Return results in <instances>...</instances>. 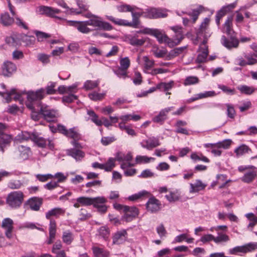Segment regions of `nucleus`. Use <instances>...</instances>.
I'll return each mask as SVG.
<instances>
[{"mask_svg":"<svg viewBox=\"0 0 257 257\" xmlns=\"http://www.w3.org/2000/svg\"><path fill=\"white\" fill-rule=\"evenodd\" d=\"M107 19L117 25L130 26L131 25V23L126 20L120 19H115L112 16H107Z\"/></svg>","mask_w":257,"mask_h":257,"instance_id":"46","label":"nucleus"},{"mask_svg":"<svg viewBox=\"0 0 257 257\" xmlns=\"http://www.w3.org/2000/svg\"><path fill=\"white\" fill-rule=\"evenodd\" d=\"M83 16L87 18H90L89 20L86 21L88 26L97 27L100 29L106 31L112 29V27L110 24L102 21L100 17L92 14L90 12H87Z\"/></svg>","mask_w":257,"mask_h":257,"instance_id":"2","label":"nucleus"},{"mask_svg":"<svg viewBox=\"0 0 257 257\" xmlns=\"http://www.w3.org/2000/svg\"><path fill=\"white\" fill-rule=\"evenodd\" d=\"M207 42V38L205 36L202 43L199 47L200 53L197 58V61L199 63H203L206 61L207 57L208 55V46L206 45Z\"/></svg>","mask_w":257,"mask_h":257,"instance_id":"16","label":"nucleus"},{"mask_svg":"<svg viewBox=\"0 0 257 257\" xmlns=\"http://www.w3.org/2000/svg\"><path fill=\"white\" fill-rule=\"evenodd\" d=\"M142 16L148 19H159L168 16L167 11L158 8H150L142 12Z\"/></svg>","mask_w":257,"mask_h":257,"instance_id":"5","label":"nucleus"},{"mask_svg":"<svg viewBox=\"0 0 257 257\" xmlns=\"http://www.w3.org/2000/svg\"><path fill=\"white\" fill-rule=\"evenodd\" d=\"M119 63L120 68L125 69L126 70L131 64L130 60L127 57L121 58L120 59Z\"/></svg>","mask_w":257,"mask_h":257,"instance_id":"60","label":"nucleus"},{"mask_svg":"<svg viewBox=\"0 0 257 257\" xmlns=\"http://www.w3.org/2000/svg\"><path fill=\"white\" fill-rule=\"evenodd\" d=\"M57 129L59 133L73 140H79L81 139V135L79 134V130L76 127H73L68 130L65 126L59 124L58 125Z\"/></svg>","mask_w":257,"mask_h":257,"instance_id":"9","label":"nucleus"},{"mask_svg":"<svg viewBox=\"0 0 257 257\" xmlns=\"http://www.w3.org/2000/svg\"><path fill=\"white\" fill-rule=\"evenodd\" d=\"M75 2L78 9L71 8L69 9L70 12H68V14L75 15H82V16H83L87 12H89L88 9L89 6L87 5L85 0H75Z\"/></svg>","mask_w":257,"mask_h":257,"instance_id":"11","label":"nucleus"},{"mask_svg":"<svg viewBox=\"0 0 257 257\" xmlns=\"http://www.w3.org/2000/svg\"><path fill=\"white\" fill-rule=\"evenodd\" d=\"M116 161L115 158H110L108 161L103 164V170L105 171H111L115 166V161Z\"/></svg>","mask_w":257,"mask_h":257,"instance_id":"51","label":"nucleus"},{"mask_svg":"<svg viewBox=\"0 0 257 257\" xmlns=\"http://www.w3.org/2000/svg\"><path fill=\"white\" fill-rule=\"evenodd\" d=\"M231 143L232 141L231 140L226 139L217 143V144L221 149H228L230 147Z\"/></svg>","mask_w":257,"mask_h":257,"instance_id":"64","label":"nucleus"},{"mask_svg":"<svg viewBox=\"0 0 257 257\" xmlns=\"http://www.w3.org/2000/svg\"><path fill=\"white\" fill-rule=\"evenodd\" d=\"M221 44L228 49L237 48L239 45V40L236 35H228L227 38L225 36H222L220 40Z\"/></svg>","mask_w":257,"mask_h":257,"instance_id":"10","label":"nucleus"},{"mask_svg":"<svg viewBox=\"0 0 257 257\" xmlns=\"http://www.w3.org/2000/svg\"><path fill=\"white\" fill-rule=\"evenodd\" d=\"M2 73L4 76H10L16 70L17 67L13 63L7 61L4 63L2 67Z\"/></svg>","mask_w":257,"mask_h":257,"instance_id":"20","label":"nucleus"},{"mask_svg":"<svg viewBox=\"0 0 257 257\" xmlns=\"http://www.w3.org/2000/svg\"><path fill=\"white\" fill-rule=\"evenodd\" d=\"M67 154L75 159L77 161L82 160L85 156V153L80 150L77 149H70L67 150Z\"/></svg>","mask_w":257,"mask_h":257,"instance_id":"27","label":"nucleus"},{"mask_svg":"<svg viewBox=\"0 0 257 257\" xmlns=\"http://www.w3.org/2000/svg\"><path fill=\"white\" fill-rule=\"evenodd\" d=\"M175 33L174 40L172 41L162 30L155 29L152 36H155L160 43H166L170 46H174L178 45L184 39L183 32L181 26H176L171 27Z\"/></svg>","mask_w":257,"mask_h":257,"instance_id":"1","label":"nucleus"},{"mask_svg":"<svg viewBox=\"0 0 257 257\" xmlns=\"http://www.w3.org/2000/svg\"><path fill=\"white\" fill-rule=\"evenodd\" d=\"M99 83V82L98 80H87L84 82L83 88L86 90H92L96 88L98 86Z\"/></svg>","mask_w":257,"mask_h":257,"instance_id":"49","label":"nucleus"},{"mask_svg":"<svg viewBox=\"0 0 257 257\" xmlns=\"http://www.w3.org/2000/svg\"><path fill=\"white\" fill-rule=\"evenodd\" d=\"M174 82L173 81H171L168 83L161 82L157 84V88L158 89L166 91L170 90L174 86Z\"/></svg>","mask_w":257,"mask_h":257,"instance_id":"47","label":"nucleus"},{"mask_svg":"<svg viewBox=\"0 0 257 257\" xmlns=\"http://www.w3.org/2000/svg\"><path fill=\"white\" fill-rule=\"evenodd\" d=\"M165 197L170 202H175L180 199V196L177 192H170L165 196Z\"/></svg>","mask_w":257,"mask_h":257,"instance_id":"57","label":"nucleus"},{"mask_svg":"<svg viewBox=\"0 0 257 257\" xmlns=\"http://www.w3.org/2000/svg\"><path fill=\"white\" fill-rule=\"evenodd\" d=\"M115 159L120 164V168L123 169H126L133 166L131 163L133 157L131 153H123L122 152H118L115 155Z\"/></svg>","mask_w":257,"mask_h":257,"instance_id":"8","label":"nucleus"},{"mask_svg":"<svg viewBox=\"0 0 257 257\" xmlns=\"http://www.w3.org/2000/svg\"><path fill=\"white\" fill-rule=\"evenodd\" d=\"M154 160V158L148 157L146 156L138 155L136 157V162L137 164H146L149 163L151 161Z\"/></svg>","mask_w":257,"mask_h":257,"instance_id":"52","label":"nucleus"},{"mask_svg":"<svg viewBox=\"0 0 257 257\" xmlns=\"http://www.w3.org/2000/svg\"><path fill=\"white\" fill-rule=\"evenodd\" d=\"M124 215L122 216V219L126 222L132 221L139 214L138 209L134 206H127L124 207V211L123 212Z\"/></svg>","mask_w":257,"mask_h":257,"instance_id":"17","label":"nucleus"},{"mask_svg":"<svg viewBox=\"0 0 257 257\" xmlns=\"http://www.w3.org/2000/svg\"><path fill=\"white\" fill-rule=\"evenodd\" d=\"M251 152V150L249 147L244 144L238 146L234 150V153L237 157H239Z\"/></svg>","mask_w":257,"mask_h":257,"instance_id":"35","label":"nucleus"},{"mask_svg":"<svg viewBox=\"0 0 257 257\" xmlns=\"http://www.w3.org/2000/svg\"><path fill=\"white\" fill-rule=\"evenodd\" d=\"M18 150L20 152V156L23 160L27 159L31 153L30 148L24 145L19 146Z\"/></svg>","mask_w":257,"mask_h":257,"instance_id":"36","label":"nucleus"},{"mask_svg":"<svg viewBox=\"0 0 257 257\" xmlns=\"http://www.w3.org/2000/svg\"><path fill=\"white\" fill-rule=\"evenodd\" d=\"M87 113L91 117V121L97 126L102 125V121L101 119H99L98 115L93 110H87Z\"/></svg>","mask_w":257,"mask_h":257,"instance_id":"45","label":"nucleus"},{"mask_svg":"<svg viewBox=\"0 0 257 257\" xmlns=\"http://www.w3.org/2000/svg\"><path fill=\"white\" fill-rule=\"evenodd\" d=\"M41 113L44 118L48 121H55L59 115L57 110L50 109L48 106L41 107Z\"/></svg>","mask_w":257,"mask_h":257,"instance_id":"14","label":"nucleus"},{"mask_svg":"<svg viewBox=\"0 0 257 257\" xmlns=\"http://www.w3.org/2000/svg\"><path fill=\"white\" fill-rule=\"evenodd\" d=\"M127 233L125 230H121L116 232L113 236V243L114 244H121L127 238Z\"/></svg>","mask_w":257,"mask_h":257,"instance_id":"23","label":"nucleus"},{"mask_svg":"<svg viewBox=\"0 0 257 257\" xmlns=\"http://www.w3.org/2000/svg\"><path fill=\"white\" fill-rule=\"evenodd\" d=\"M91 205L97 208L98 212L104 213L106 212L107 206L105 204L107 199L103 196L91 197Z\"/></svg>","mask_w":257,"mask_h":257,"instance_id":"12","label":"nucleus"},{"mask_svg":"<svg viewBox=\"0 0 257 257\" xmlns=\"http://www.w3.org/2000/svg\"><path fill=\"white\" fill-rule=\"evenodd\" d=\"M65 212L64 208L60 207H55L51 209L46 213V218L50 220V222L52 219V217L58 218L61 215H63Z\"/></svg>","mask_w":257,"mask_h":257,"instance_id":"21","label":"nucleus"},{"mask_svg":"<svg viewBox=\"0 0 257 257\" xmlns=\"http://www.w3.org/2000/svg\"><path fill=\"white\" fill-rule=\"evenodd\" d=\"M23 186V183L20 180H11L8 184V187L11 189H19Z\"/></svg>","mask_w":257,"mask_h":257,"instance_id":"55","label":"nucleus"},{"mask_svg":"<svg viewBox=\"0 0 257 257\" xmlns=\"http://www.w3.org/2000/svg\"><path fill=\"white\" fill-rule=\"evenodd\" d=\"M257 249V242H251L241 246H237L229 250L230 254H236L238 252L246 253Z\"/></svg>","mask_w":257,"mask_h":257,"instance_id":"7","label":"nucleus"},{"mask_svg":"<svg viewBox=\"0 0 257 257\" xmlns=\"http://www.w3.org/2000/svg\"><path fill=\"white\" fill-rule=\"evenodd\" d=\"M232 17H228L222 28V32L225 33L227 36L236 35L232 29Z\"/></svg>","mask_w":257,"mask_h":257,"instance_id":"24","label":"nucleus"},{"mask_svg":"<svg viewBox=\"0 0 257 257\" xmlns=\"http://www.w3.org/2000/svg\"><path fill=\"white\" fill-rule=\"evenodd\" d=\"M256 176V173L254 171H249L246 172L241 178V180L247 183H250L255 178Z\"/></svg>","mask_w":257,"mask_h":257,"instance_id":"39","label":"nucleus"},{"mask_svg":"<svg viewBox=\"0 0 257 257\" xmlns=\"http://www.w3.org/2000/svg\"><path fill=\"white\" fill-rule=\"evenodd\" d=\"M173 109L174 107L171 106L162 109L159 114L153 118V121L155 122L162 123L166 119L168 113Z\"/></svg>","mask_w":257,"mask_h":257,"instance_id":"22","label":"nucleus"},{"mask_svg":"<svg viewBox=\"0 0 257 257\" xmlns=\"http://www.w3.org/2000/svg\"><path fill=\"white\" fill-rule=\"evenodd\" d=\"M97 235L99 238L106 240L109 236V231L108 228L105 226H101L98 230Z\"/></svg>","mask_w":257,"mask_h":257,"instance_id":"43","label":"nucleus"},{"mask_svg":"<svg viewBox=\"0 0 257 257\" xmlns=\"http://www.w3.org/2000/svg\"><path fill=\"white\" fill-rule=\"evenodd\" d=\"M205 147L210 148L211 149V152L215 156H220L222 153V150L217 145V143L215 144H205Z\"/></svg>","mask_w":257,"mask_h":257,"instance_id":"38","label":"nucleus"},{"mask_svg":"<svg viewBox=\"0 0 257 257\" xmlns=\"http://www.w3.org/2000/svg\"><path fill=\"white\" fill-rule=\"evenodd\" d=\"M132 13V15L133 17V21L131 23V25L130 26L133 27L134 28H137L138 25L139 24V18L142 16V13L140 12H135L134 11H133Z\"/></svg>","mask_w":257,"mask_h":257,"instance_id":"48","label":"nucleus"},{"mask_svg":"<svg viewBox=\"0 0 257 257\" xmlns=\"http://www.w3.org/2000/svg\"><path fill=\"white\" fill-rule=\"evenodd\" d=\"M38 12L40 15H45L51 18H55L60 20H63L66 22L65 19L63 18L59 17L56 15L60 14L61 11L57 8L41 6L38 7Z\"/></svg>","mask_w":257,"mask_h":257,"instance_id":"6","label":"nucleus"},{"mask_svg":"<svg viewBox=\"0 0 257 257\" xmlns=\"http://www.w3.org/2000/svg\"><path fill=\"white\" fill-rule=\"evenodd\" d=\"M105 95V92L99 93L96 91H94L88 94V97L92 100L98 101L103 99Z\"/></svg>","mask_w":257,"mask_h":257,"instance_id":"50","label":"nucleus"},{"mask_svg":"<svg viewBox=\"0 0 257 257\" xmlns=\"http://www.w3.org/2000/svg\"><path fill=\"white\" fill-rule=\"evenodd\" d=\"M117 10L119 12H133L135 10V7L128 5H121L117 6Z\"/></svg>","mask_w":257,"mask_h":257,"instance_id":"59","label":"nucleus"},{"mask_svg":"<svg viewBox=\"0 0 257 257\" xmlns=\"http://www.w3.org/2000/svg\"><path fill=\"white\" fill-rule=\"evenodd\" d=\"M143 61V71L146 73H149L151 71V68L154 66L155 62L153 60L150 59L148 56H143L142 58Z\"/></svg>","mask_w":257,"mask_h":257,"instance_id":"31","label":"nucleus"},{"mask_svg":"<svg viewBox=\"0 0 257 257\" xmlns=\"http://www.w3.org/2000/svg\"><path fill=\"white\" fill-rule=\"evenodd\" d=\"M56 233V223L54 220H51L49 226V238L46 241L48 244H51L53 242L55 238Z\"/></svg>","mask_w":257,"mask_h":257,"instance_id":"25","label":"nucleus"},{"mask_svg":"<svg viewBox=\"0 0 257 257\" xmlns=\"http://www.w3.org/2000/svg\"><path fill=\"white\" fill-rule=\"evenodd\" d=\"M161 204L155 197H152L146 203L147 210L151 213H156L160 210Z\"/></svg>","mask_w":257,"mask_h":257,"instance_id":"19","label":"nucleus"},{"mask_svg":"<svg viewBox=\"0 0 257 257\" xmlns=\"http://www.w3.org/2000/svg\"><path fill=\"white\" fill-rule=\"evenodd\" d=\"M67 25L76 28L77 30L83 33L88 34L91 31V30L88 27L86 21H76L66 20Z\"/></svg>","mask_w":257,"mask_h":257,"instance_id":"15","label":"nucleus"},{"mask_svg":"<svg viewBox=\"0 0 257 257\" xmlns=\"http://www.w3.org/2000/svg\"><path fill=\"white\" fill-rule=\"evenodd\" d=\"M34 34L36 35L37 39L39 42L43 41L45 39L50 37V35L48 34L39 31H34Z\"/></svg>","mask_w":257,"mask_h":257,"instance_id":"63","label":"nucleus"},{"mask_svg":"<svg viewBox=\"0 0 257 257\" xmlns=\"http://www.w3.org/2000/svg\"><path fill=\"white\" fill-rule=\"evenodd\" d=\"M199 79L196 76H190L187 77L184 81L183 84L185 86L191 85L198 83Z\"/></svg>","mask_w":257,"mask_h":257,"instance_id":"54","label":"nucleus"},{"mask_svg":"<svg viewBox=\"0 0 257 257\" xmlns=\"http://www.w3.org/2000/svg\"><path fill=\"white\" fill-rule=\"evenodd\" d=\"M218 235L215 237L214 242L216 243L226 242L230 240L228 235L221 232H218Z\"/></svg>","mask_w":257,"mask_h":257,"instance_id":"44","label":"nucleus"},{"mask_svg":"<svg viewBox=\"0 0 257 257\" xmlns=\"http://www.w3.org/2000/svg\"><path fill=\"white\" fill-rule=\"evenodd\" d=\"M45 94V90L41 88L36 91H30L27 92V100L26 106L30 109H33L35 105L38 104L39 101L43 98Z\"/></svg>","mask_w":257,"mask_h":257,"instance_id":"3","label":"nucleus"},{"mask_svg":"<svg viewBox=\"0 0 257 257\" xmlns=\"http://www.w3.org/2000/svg\"><path fill=\"white\" fill-rule=\"evenodd\" d=\"M204 8L202 6L199 5L196 9L192 10L191 12H182V13L191 17L192 18L193 23H194L197 20L199 14L204 11Z\"/></svg>","mask_w":257,"mask_h":257,"instance_id":"30","label":"nucleus"},{"mask_svg":"<svg viewBox=\"0 0 257 257\" xmlns=\"http://www.w3.org/2000/svg\"><path fill=\"white\" fill-rule=\"evenodd\" d=\"M47 140H46L42 137H40L35 134L33 136V141L38 146L41 148H45L47 144Z\"/></svg>","mask_w":257,"mask_h":257,"instance_id":"41","label":"nucleus"},{"mask_svg":"<svg viewBox=\"0 0 257 257\" xmlns=\"http://www.w3.org/2000/svg\"><path fill=\"white\" fill-rule=\"evenodd\" d=\"M11 140V136L4 134L3 131L0 137V150L3 153L4 152L5 147L9 145Z\"/></svg>","mask_w":257,"mask_h":257,"instance_id":"32","label":"nucleus"},{"mask_svg":"<svg viewBox=\"0 0 257 257\" xmlns=\"http://www.w3.org/2000/svg\"><path fill=\"white\" fill-rule=\"evenodd\" d=\"M56 83L50 82L46 87L45 93L47 94H53L56 93V89H55L56 87Z\"/></svg>","mask_w":257,"mask_h":257,"instance_id":"58","label":"nucleus"},{"mask_svg":"<svg viewBox=\"0 0 257 257\" xmlns=\"http://www.w3.org/2000/svg\"><path fill=\"white\" fill-rule=\"evenodd\" d=\"M190 186V193H193L203 190L206 187V185L203 183L200 180H197L194 183H191Z\"/></svg>","mask_w":257,"mask_h":257,"instance_id":"33","label":"nucleus"},{"mask_svg":"<svg viewBox=\"0 0 257 257\" xmlns=\"http://www.w3.org/2000/svg\"><path fill=\"white\" fill-rule=\"evenodd\" d=\"M6 93L7 95V100L8 102L13 98L16 100L19 101L20 103H22L23 99L22 98V94L18 92L16 89H12L9 92H6Z\"/></svg>","mask_w":257,"mask_h":257,"instance_id":"29","label":"nucleus"},{"mask_svg":"<svg viewBox=\"0 0 257 257\" xmlns=\"http://www.w3.org/2000/svg\"><path fill=\"white\" fill-rule=\"evenodd\" d=\"M237 88L241 93L245 95H250L253 93L256 89L253 87L248 86L245 85L238 86Z\"/></svg>","mask_w":257,"mask_h":257,"instance_id":"37","label":"nucleus"},{"mask_svg":"<svg viewBox=\"0 0 257 257\" xmlns=\"http://www.w3.org/2000/svg\"><path fill=\"white\" fill-rule=\"evenodd\" d=\"M91 203V197L81 196L75 200L73 206L75 208H78L81 206H90Z\"/></svg>","mask_w":257,"mask_h":257,"instance_id":"26","label":"nucleus"},{"mask_svg":"<svg viewBox=\"0 0 257 257\" xmlns=\"http://www.w3.org/2000/svg\"><path fill=\"white\" fill-rule=\"evenodd\" d=\"M210 20L208 18H205L201 24L200 27L197 33V37L196 40L194 41V43L195 44H197V42L200 40L202 39L201 37H203V39H205V36H206L207 38L210 35H207L206 34V31L207 30L209 24H210Z\"/></svg>","mask_w":257,"mask_h":257,"instance_id":"13","label":"nucleus"},{"mask_svg":"<svg viewBox=\"0 0 257 257\" xmlns=\"http://www.w3.org/2000/svg\"><path fill=\"white\" fill-rule=\"evenodd\" d=\"M227 107V115L230 118H234L235 116V111L233 105L229 103L225 104Z\"/></svg>","mask_w":257,"mask_h":257,"instance_id":"62","label":"nucleus"},{"mask_svg":"<svg viewBox=\"0 0 257 257\" xmlns=\"http://www.w3.org/2000/svg\"><path fill=\"white\" fill-rule=\"evenodd\" d=\"M149 193L145 190L139 192L138 193L133 194L128 197V199L131 201H136L140 198H141L142 197L145 196L148 194Z\"/></svg>","mask_w":257,"mask_h":257,"instance_id":"61","label":"nucleus"},{"mask_svg":"<svg viewBox=\"0 0 257 257\" xmlns=\"http://www.w3.org/2000/svg\"><path fill=\"white\" fill-rule=\"evenodd\" d=\"M92 250L95 257H108L109 255L108 252L97 246H93Z\"/></svg>","mask_w":257,"mask_h":257,"instance_id":"40","label":"nucleus"},{"mask_svg":"<svg viewBox=\"0 0 257 257\" xmlns=\"http://www.w3.org/2000/svg\"><path fill=\"white\" fill-rule=\"evenodd\" d=\"M141 147L148 150H152L161 145L159 139L156 137H151L148 139L144 140L141 143Z\"/></svg>","mask_w":257,"mask_h":257,"instance_id":"18","label":"nucleus"},{"mask_svg":"<svg viewBox=\"0 0 257 257\" xmlns=\"http://www.w3.org/2000/svg\"><path fill=\"white\" fill-rule=\"evenodd\" d=\"M62 238L63 242L67 244H70L74 239V236L70 231H65L63 232Z\"/></svg>","mask_w":257,"mask_h":257,"instance_id":"42","label":"nucleus"},{"mask_svg":"<svg viewBox=\"0 0 257 257\" xmlns=\"http://www.w3.org/2000/svg\"><path fill=\"white\" fill-rule=\"evenodd\" d=\"M13 225L14 222L13 220L10 218H6L2 221V227L5 230L14 228Z\"/></svg>","mask_w":257,"mask_h":257,"instance_id":"56","label":"nucleus"},{"mask_svg":"<svg viewBox=\"0 0 257 257\" xmlns=\"http://www.w3.org/2000/svg\"><path fill=\"white\" fill-rule=\"evenodd\" d=\"M24 194L20 191L9 193L7 198V203L13 208H19L24 200Z\"/></svg>","mask_w":257,"mask_h":257,"instance_id":"4","label":"nucleus"},{"mask_svg":"<svg viewBox=\"0 0 257 257\" xmlns=\"http://www.w3.org/2000/svg\"><path fill=\"white\" fill-rule=\"evenodd\" d=\"M35 134H30L28 132H23L18 135V140L20 141H27L29 139L33 141V136H35Z\"/></svg>","mask_w":257,"mask_h":257,"instance_id":"53","label":"nucleus"},{"mask_svg":"<svg viewBox=\"0 0 257 257\" xmlns=\"http://www.w3.org/2000/svg\"><path fill=\"white\" fill-rule=\"evenodd\" d=\"M14 22V19L10 17L8 13H2L1 15L0 23L4 26H9Z\"/></svg>","mask_w":257,"mask_h":257,"instance_id":"34","label":"nucleus"},{"mask_svg":"<svg viewBox=\"0 0 257 257\" xmlns=\"http://www.w3.org/2000/svg\"><path fill=\"white\" fill-rule=\"evenodd\" d=\"M27 204L32 210L38 211L42 204V199L37 197H33L28 200Z\"/></svg>","mask_w":257,"mask_h":257,"instance_id":"28","label":"nucleus"}]
</instances>
